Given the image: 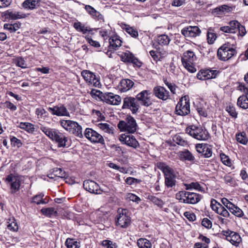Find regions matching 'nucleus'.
<instances>
[{
  "instance_id": "f257e3e1",
  "label": "nucleus",
  "mask_w": 248,
  "mask_h": 248,
  "mask_svg": "<svg viewBox=\"0 0 248 248\" xmlns=\"http://www.w3.org/2000/svg\"><path fill=\"white\" fill-rule=\"evenodd\" d=\"M175 197L181 202L194 204L198 203L202 196L195 192L180 191L176 194Z\"/></svg>"
},
{
  "instance_id": "f03ea898",
  "label": "nucleus",
  "mask_w": 248,
  "mask_h": 248,
  "mask_svg": "<svg viewBox=\"0 0 248 248\" xmlns=\"http://www.w3.org/2000/svg\"><path fill=\"white\" fill-rule=\"evenodd\" d=\"M236 53V50L231 44L225 43L218 49L217 56L219 60L225 62L230 60Z\"/></svg>"
},
{
  "instance_id": "7ed1b4c3",
  "label": "nucleus",
  "mask_w": 248,
  "mask_h": 248,
  "mask_svg": "<svg viewBox=\"0 0 248 248\" xmlns=\"http://www.w3.org/2000/svg\"><path fill=\"white\" fill-rule=\"evenodd\" d=\"M137 127L135 119L130 115L127 116L125 121H120L118 124V127L121 131H126L129 133H135Z\"/></svg>"
},
{
  "instance_id": "20e7f679",
  "label": "nucleus",
  "mask_w": 248,
  "mask_h": 248,
  "mask_svg": "<svg viewBox=\"0 0 248 248\" xmlns=\"http://www.w3.org/2000/svg\"><path fill=\"white\" fill-rule=\"evenodd\" d=\"M175 112L180 116H186L190 113V102L188 95H184L180 99L176 106Z\"/></svg>"
},
{
  "instance_id": "39448f33",
  "label": "nucleus",
  "mask_w": 248,
  "mask_h": 248,
  "mask_svg": "<svg viewBox=\"0 0 248 248\" xmlns=\"http://www.w3.org/2000/svg\"><path fill=\"white\" fill-rule=\"evenodd\" d=\"M186 132L193 138L200 140H205L209 137L208 131L201 127L191 125L186 129Z\"/></svg>"
},
{
  "instance_id": "423d86ee",
  "label": "nucleus",
  "mask_w": 248,
  "mask_h": 248,
  "mask_svg": "<svg viewBox=\"0 0 248 248\" xmlns=\"http://www.w3.org/2000/svg\"><path fill=\"white\" fill-rule=\"evenodd\" d=\"M181 60L183 65L189 72L191 73L196 72V70L193 63L196 60V56L193 51L187 50L185 52Z\"/></svg>"
},
{
  "instance_id": "0eeeda50",
  "label": "nucleus",
  "mask_w": 248,
  "mask_h": 248,
  "mask_svg": "<svg viewBox=\"0 0 248 248\" xmlns=\"http://www.w3.org/2000/svg\"><path fill=\"white\" fill-rule=\"evenodd\" d=\"M127 210L124 209L118 210V215L115 218L116 225L121 228H126L131 223V218L127 214Z\"/></svg>"
},
{
  "instance_id": "6e6552de",
  "label": "nucleus",
  "mask_w": 248,
  "mask_h": 248,
  "mask_svg": "<svg viewBox=\"0 0 248 248\" xmlns=\"http://www.w3.org/2000/svg\"><path fill=\"white\" fill-rule=\"evenodd\" d=\"M83 135L92 143H105L103 136L92 128H86Z\"/></svg>"
},
{
  "instance_id": "1a4fd4ad",
  "label": "nucleus",
  "mask_w": 248,
  "mask_h": 248,
  "mask_svg": "<svg viewBox=\"0 0 248 248\" xmlns=\"http://www.w3.org/2000/svg\"><path fill=\"white\" fill-rule=\"evenodd\" d=\"M81 76L89 85H92L95 87H100L99 78L93 73L89 70H83L81 72Z\"/></svg>"
},
{
  "instance_id": "9d476101",
  "label": "nucleus",
  "mask_w": 248,
  "mask_h": 248,
  "mask_svg": "<svg viewBox=\"0 0 248 248\" xmlns=\"http://www.w3.org/2000/svg\"><path fill=\"white\" fill-rule=\"evenodd\" d=\"M139 108L140 106L136 98L131 96H127L124 98L123 109H130L133 114H135L138 111Z\"/></svg>"
},
{
  "instance_id": "9b49d317",
  "label": "nucleus",
  "mask_w": 248,
  "mask_h": 248,
  "mask_svg": "<svg viewBox=\"0 0 248 248\" xmlns=\"http://www.w3.org/2000/svg\"><path fill=\"white\" fill-rule=\"evenodd\" d=\"M119 140L123 144L134 149H137L140 146L139 142L132 135L123 134L119 136Z\"/></svg>"
},
{
  "instance_id": "f8f14e48",
  "label": "nucleus",
  "mask_w": 248,
  "mask_h": 248,
  "mask_svg": "<svg viewBox=\"0 0 248 248\" xmlns=\"http://www.w3.org/2000/svg\"><path fill=\"white\" fill-rule=\"evenodd\" d=\"M47 109L53 115L70 117V113L63 104L57 105L53 108L49 107Z\"/></svg>"
},
{
  "instance_id": "ddd939ff",
  "label": "nucleus",
  "mask_w": 248,
  "mask_h": 248,
  "mask_svg": "<svg viewBox=\"0 0 248 248\" xmlns=\"http://www.w3.org/2000/svg\"><path fill=\"white\" fill-rule=\"evenodd\" d=\"M5 181L7 185L10 186L12 193H16L19 189L21 182L19 177L11 174L7 176Z\"/></svg>"
},
{
  "instance_id": "4468645a",
  "label": "nucleus",
  "mask_w": 248,
  "mask_h": 248,
  "mask_svg": "<svg viewBox=\"0 0 248 248\" xmlns=\"http://www.w3.org/2000/svg\"><path fill=\"white\" fill-rule=\"evenodd\" d=\"M201 31L198 26H189L181 30V33L186 37L194 38L200 36Z\"/></svg>"
},
{
  "instance_id": "2eb2a0df",
  "label": "nucleus",
  "mask_w": 248,
  "mask_h": 248,
  "mask_svg": "<svg viewBox=\"0 0 248 248\" xmlns=\"http://www.w3.org/2000/svg\"><path fill=\"white\" fill-rule=\"evenodd\" d=\"M84 188L87 191L96 194H101L102 191L99 188V185L93 181L88 180L83 182Z\"/></svg>"
},
{
  "instance_id": "dca6fc26",
  "label": "nucleus",
  "mask_w": 248,
  "mask_h": 248,
  "mask_svg": "<svg viewBox=\"0 0 248 248\" xmlns=\"http://www.w3.org/2000/svg\"><path fill=\"white\" fill-rule=\"evenodd\" d=\"M195 148L197 152L203 157L209 158L212 155V149L209 144H197Z\"/></svg>"
},
{
  "instance_id": "f3484780",
  "label": "nucleus",
  "mask_w": 248,
  "mask_h": 248,
  "mask_svg": "<svg viewBox=\"0 0 248 248\" xmlns=\"http://www.w3.org/2000/svg\"><path fill=\"white\" fill-rule=\"evenodd\" d=\"M223 233L226 236V239L233 245L237 246L242 241L240 235L236 232L228 230L223 231Z\"/></svg>"
},
{
  "instance_id": "a211bd4d",
  "label": "nucleus",
  "mask_w": 248,
  "mask_h": 248,
  "mask_svg": "<svg viewBox=\"0 0 248 248\" xmlns=\"http://www.w3.org/2000/svg\"><path fill=\"white\" fill-rule=\"evenodd\" d=\"M151 93L150 91L143 90L136 96V99L140 102V104L144 106L148 107L152 104L149 95Z\"/></svg>"
},
{
  "instance_id": "6ab92c4d",
  "label": "nucleus",
  "mask_w": 248,
  "mask_h": 248,
  "mask_svg": "<svg viewBox=\"0 0 248 248\" xmlns=\"http://www.w3.org/2000/svg\"><path fill=\"white\" fill-rule=\"evenodd\" d=\"M102 97L103 101L110 105H117L121 101V97L119 95L114 94L112 93H105Z\"/></svg>"
},
{
  "instance_id": "aec40b11",
  "label": "nucleus",
  "mask_w": 248,
  "mask_h": 248,
  "mask_svg": "<svg viewBox=\"0 0 248 248\" xmlns=\"http://www.w3.org/2000/svg\"><path fill=\"white\" fill-rule=\"evenodd\" d=\"M52 140L57 143L58 147H65L67 138L62 133L57 130L55 133H54V136Z\"/></svg>"
},
{
  "instance_id": "412c9836",
  "label": "nucleus",
  "mask_w": 248,
  "mask_h": 248,
  "mask_svg": "<svg viewBox=\"0 0 248 248\" xmlns=\"http://www.w3.org/2000/svg\"><path fill=\"white\" fill-rule=\"evenodd\" d=\"M154 94L158 98L162 100H167L170 93L165 88L162 86H156L153 89Z\"/></svg>"
},
{
  "instance_id": "4be33fe9",
  "label": "nucleus",
  "mask_w": 248,
  "mask_h": 248,
  "mask_svg": "<svg viewBox=\"0 0 248 248\" xmlns=\"http://www.w3.org/2000/svg\"><path fill=\"white\" fill-rule=\"evenodd\" d=\"M109 50L107 52L108 55L110 51L118 49L121 46L122 41L117 35H113L109 38Z\"/></svg>"
},
{
  "instance_id": "5701e85b",
  "label": "nucleus",
  "mask_w": 248,
  "mask_h": 248,
  "mask_svg": "<svg viewBox=\"0 0 248 248\" xmlns=\"http://www.w3.org/2000/svg\"><path fill=\"white\" fill-rule=\"evenodd\" d=\"M50 179H55L56 178H65L67 176V174L61 168H55L51 170L47 175Z\"/></svg>"
},
{
  "instance_id": "b1692460",
  "label": "nucleus",
  "mask_w": 248,
  "mask_h": 248,
  "mask_svg": "<svg viewBox=\"0 0 248 248\" xmlns=\"http://www.w3.org/2000/svg\"><path fill=\"white\" fill-rule=\"evenodd\" d=\"M165 176V184L168 188H171L176 184V175L174 174L173 170L166 173Z\"/></svg>"
},
{
  "instance_id": "393cba45",
  "label": "nucleus",
  "mask_w": 248,
  "mask_h": 248,
  "mask_svg": "<svg viewBox=\"0 0 248 248\" xmlns=\"http://www.w3.org/2000/svg\"><path fill=\"white\" fill-rule=\"evenodd\" d=\"M68 132L78 138H82L83 137L82 126L77 122L75 121V124H73Z\"/></svg>"
},
{
  "instance_id": "a878e982",
  "label": "nucleus",
  "mask_w": 248,
  "mask_h": 248,
  "mask_svg": "<svg viewBox=\"0 0 248 248\" xmlns=\"http://www.w3.org/2000/svg\"><path fill=\"white\" fill-rule=\"evenodd\" d=\"M73 27L77 31L82 32L83 34L89 33L93 31L92 29L79 21L75 22L73 24Z\"/></svg>"
},
{
  "instance_id": "bb28decb",
  "label": "nucleus",
  "mask_w": 248,
  "mask_h": 248,
  "mask_svg": "<svg viewBox=\"0 0 248 248\" xmlns=\"http://www.w3.org/2000/svg\"><path fill=\"white\" fill-rule=\"evenodd\" d=\"M134 82L129 79H123L119 84V90L123 92H125L129 90L134 85Z\"/></svg>"
},
{
  "instance_id": "cd10ccee",
  "label": "nucleus",
  "mask_w": 248,
  "mask_h": 248,
  "mask_svg": "<svg viewBox=\"0 0 248 248\" xmlns=\"http://www.w3.org/2000/svg\"><path fill=\"white\" fill-rule=\"evenodd\" d=\"M40 0H26L22 3V6L30 10H33L39 6Z\"/></svg>"
},
{
  "instance_id": "c85d7f7f",
  "label": "nucleus",
  "mask_w": 248,
  "mask_h": 248,
  "mask_svg": "<svg viewBox=\"0 0 248 248\" xmlns=\"http://www.w3.org/2000/svg\"><path fill=\"white\" fill-rule=\"evenodd\" d=\"M180 157L181 160H187L191 162H194L195 157L188 150H185L180 152Z\"/></svg>"
},
{
  "instance_id": "c756f323",
  "label": "nucleus",
  "mask_w": 248,
  "mask_h": 248,
  "mask_svg": "<svg viewBox=\"0 0 248 248\" xmlns=\"http://www.w3.org/2000/svg\"><path fill=\"white\" fill-rule=\"evenodd\" d=\"M5 16L7 18H9L12 20H16L26 17V15L24 14L19 12H13L9 11H6Z\"/></svg>"
},
{
  "instance_id": "7c9ffc66",
  "label": "nucleus",
  "mask_w": 248,
  "mask_h": 248,
  "mask_svg": "<svg viewBox=\"0 0 248 248\" xmlns=\"http://www.w3.org/2000/svg\"><path fill=\"white\" fill-rule=\"evenodd\" d=\"M237 105L238 107L243 109L248 108V98L247 95H242L239 96L237 99Z\"/></svg>"
},
{
  "instance_id": "2f4dec72",
  "label": "nucleus",
  "mask_w": 248,
  "mask_h": 248,
  "mask_svg": "<svg viewBox=\"0 0 248 248\" xmlns=\"http://www.w3.org/2000/svg\"><path fill=\"white\" fill-rule=\"evenodd\" d=\"M44 196V194L43 193L38 194L32 197L31 202L37 204H46L48 202V200H47L46 198L43 199Z\"/></svg>"
},
{
  "instance_id": "473e14b6",
  "label": "nucleus",
  "mask_w": 248,
  "mask_h": 248,
  "mask_svg": "<svg viewBox=\"0 0 248 248\" xmlns=\"http://www.w3.org/2000/svg\"><path fill=\"white\" fill-rule=\"evenodd\" d=\"M65 245L67 248H79L80 247V242L77 241L74 238H67Z\"/></svg>"
},
{
  "instance_id": "72a5a7b5",
  "label": "nucleus",
  "mask_w": 248,
  "mask_h": 248,
  "mask_svg": "<svg viewBox=\"0 0 248 248\" xmlns=\"http://www.w3.org/2000/svg\"><path fill=\"white\" fill-rule=\"evenodd\" d=\"M40 129L51 140L54 136V133H55L57 130V129L50 128L43 125L40 126Z\"/></svg>"
},
{
  "instance_id": "f704fd0d",
  "label": "nucleus",
  "mask_w": 248,
  "mask_h": 248,
  "mask_svg": "<svg viewBox=\"0 0 248 248\" xmlns=\"http://www.w3.org/2000/svg\"><path fill=\"white\" fill-rule=\"evenodd\" d=\"M170 39L166 34L159 35L157 38V42L161 46H167L169 44Z\"/></svg>"
},
{
  "instance_id": "c9c22d12",
  "label": "nucleus",
  "mask_w": 248,
  "mask_h": 248,
  "mask_svg": "<svg viewBox=\"0 0 248 248\" xmlns=\"http://www.w3.org/2000/svg\"><path fill=\"white\" fill-rule=\"evenodd\" d=\"M235 139L237 142L243 145L247 144L248 141L246 133L245 132L236 134Z\"/></svg>"
},
{
  "instance_id": "e433bc0d",
  "label": "nucleus",
  "mask_w": 248,
  "mask_h": 248,
  "mask_svg": "<svg viewBox=\"0 0 248 248\" xmlns=\"http://www.w3.org/2000/svg\"><path fill=\"white\" fill-rule=\"evenodd\" d=\"M21 23L19 22L12 24H5L3 28L5 30H8L10 32H15L17 31L20 27Z\"/></svg>"
},
{
  "instance_id": "4c0bfd02",
  "label": "nucleus",
  "mask_w": 248,
  "mask_h": 248,
  "mask_svg": "<svg viewBox=\"0 0 248 248\" xmlns=\"http://www.w3.org/2000/svg\"><path fill=\"white\" fill-rule=\"evenodd\" d=\"M137 245L140 248H152L151 242L145 238H140L138 239Z\"/></svg>"
},
{
  "instance_id": "58836bf2",
  "label": "nucleus",
  "mask_w": 248,
  "mask_h": 248,
  "mask_svg": "<svg viewBox=\"0 0 248 248\" xmlns=\"http://www.w3.org/2000/svg\"><path fill=\"white\" fill-rule=\"evenodd\" d=\"M186 189L190 190L195 189L199 191H202L203 188L197 182H192L189 184H185Z\"/></svg>"
},
{
  "instance_id": "ea45409f",
  "label": "nucleus",
  "mask_w": 248,
  "mask_h": 248,
  "mask_svg": "<svg viewBox=\"0 0 248 248\" xmlns=\"http://www.w3.org/2000/svg\"><path fill=\"white\" fill-rule=\"evenodd\" d=\"M41 212L44 215L48 217H51L56 216L57 214V212L53 207H49L47 208H43L41 209Z\"/></svg>"
},
{
  "instance_id": "a19ab883",
  "label": "nucleus",
  "mask_w": 248,
  "mask_h": 248,
  "mask_svg": "<svg viewBox=\"0 0 248 248\" xmlns=\"http://www.w3.org/2000/svg\"><path fill=\"white\" fill-rule=\"evenodd\" d=\"M124 30L129 34L131 37L137 38L138 37V32L137 30L129 25H125Z\"/></svg>"
},
{
  "instance_id": "79ce46f5",
  "label": "nucleus",
  "mask_w": 248,
  "mask_h": 248,
  "mask_svg": "<svg viewBox=\"0 0 248 248\" xmlns=\"http://www.w3.org/2000/svg\"><path fill=\"white\" fill-rule=\"evenodd\" d=\"M60 125L67 131H69L75 121L70 120H62L60 122Z\"/></svg>"
},
{
  "instance_id": "37998d69",
  "label": "nucleus",
  "mask_w": 248,
  "mask_h": 248,
  "mask_svg": "<svg viewBox=\"0 0 248 248\" xmlns=\"http://www.w3.org/2000/svg\"><path fill=\"white\" fill-rule=\"evenodd\" d=\"M203 70L205 80L215 78L217 74V70H211L209 69Z\"/></svg>"
},
{
  "instance_id": "c03bdc74",
  "label": "nucleus",
  "mask_w": 248,
  "mask_h": 248,
  "mask_svg": "<svg viewBox=\"0 0 248 248\" xmlns=\"http://www.w3.org/2000/svg\"><path fill=\"white\" fill-rule=\"evenodd\" d=\"M216 34L213 31L211 28L208 29L207 32V40L209 44H212L217 39Z\"/></svg>"
},
{
  "instance_id": "a18cd8bd",
  "label": "nucleus",
  "mask_w": 248,
  "mask_h": 248,
  "mask_svg": "<svg viewBox=\"0 0 248 248\" xmlns=\"http://www.w3.org/2000/svg\"><path fill=\"white\" fill-rule=\"evenodd\" d=\"M229 211L231 213L237 217H242L244 215L243 211L234 204H233L232 208L229 209Z\"/></svg>"
},
{
  "instance_id": "49530a36",
  "label": "nucleus",
  "mask_w": 248,
  "mask_h": 248,
  "mask_svg": "<svg viewBox=\"0 0 248 248\" xmlns=\"http://www.w3.org/2000/svg\"><path fill=\"white\" fill-rule=\"evenodd\" d=\"M134 55L130 51H126L121 55V60L125 62H131Z\"/></svg>"
},
{
  "instance_id": "de8ad7c7",
  "label": "nucleus",
  "mask_w": 248,
  "mask_h": 248,
  "mask_svg": "<svg viewBox=\"0 0 248 248\" xmlns=\"http://www.w3.org/2000/svg\"><path fill=\"white\" fill-rule=\"evenodd\" d=\"M157 167L159 170L163 171L164 175L173 170L164 162H158Z\"/></svg>"
},
{
  "instance_id": "09e8293b",
  "label": "nucleus",
  "mask_w": 248,
  "mask_h": 248,
  "mask_svg": "<svg viewBox=\"0 0 248 248\" xmlns=\"http://www.w3.org/2000/svg\"><path fill=\"white\" fill-rule=\"evenodd\" d=\"M18 127L28 132H33L34 131L33 124L29 123H20Z\"/></svg>"
},
{
  "instance_id": "8fccbe9b",
  "label": "nucleus",
  "mask_w": 248,
  "mask_h": 248,
  "mask_svg": "<svg viewBox=\"0 0 248 248\" xmlns=\"http://www.w3.org/2000/svg\"><path fill=\"white\" fill-rule=\"evenodd\" d=\"M222 205L218 202L216 200L212 199L211 201V207L213 211L216 212L217 214L221 209Z\"/></svg>"
},
{
  "instance_id": "3c124183",
  "label": "nucleus",
  "mask_w": 248,
  "mask_h": 248,
  "mask_svg": "<svg viewBox=\"0 0 248 248\" xmlns=\"http://www.w3.org/2000/svg\"><path fill=\"white\" fill-rule=\"evenodd\" d=\"M15 63L16 66L22 68H27V64L25 61L22 57H17L15 60Z\"/></svg>"
},
{
  "instance_id": "603ef678",
  "label": "nucleus",
  "mask_w": 248,
  "mask_h": 248,
  "mask_svg": "<svg viewBox=\"0 0 248 248\" xmlns=\"http://www.w3.org/2000/svg\"><path fill=\"white\" fill-rule=\"evenodd\" d=\"M173 140L176 144L181 146H185L187 144V141L184 140V138L180 135H176L173 138Z\"/></svg>"
},
{
  "instance_id": "864d4df0",
  "label": "nucleus",
  "mask_w": 248,
  "mask_h": 248,
  "mask_svg": "<svg viewBox=\"0 0 248 248\" xmlns=\"http://www.w3.org/2000/svg\"><path fill=\"white\" fill-rule=\"evenodd\" d=\"M125 198L126 200H129L138 203L141 201L140 198H139L137 195L131 193H126Z\"/></svg>"
},
{
  "instance_id": "5fc2aeb1",
  "label": "nucleus",
  "mask_w": 248,
  "mask_h": 248,
  "mask_svg": "<svg viewBox=\"0 0 248 248\" xmlns=\"http://www.w3.org/2000/svg\"><path fill=\"white\" fill-rule=\"evenodd\" d=\"M239 25H240V24L238 21L237 20H232L229 22L228 26L232 33H235L236 31H237L238 27H239Z\"/></svg>"
},
{
  "instance_id": "6e6d98bb",
  "label": "nucleus",
  "mask_w": 248,
  "mask_h": 248,
  "mask_svg": "<svg viewBox=\"0 0 248 248\" xmlns=\"http://www.w3.org/2000/svg\"><path fill=\"white\" fill-rule=\"evenodd\" d=\"M149 199L155 204L157 205L158 206L162 207L164 205V202L162 200L154 196H149Z\"/></svg>"
},
{
  "instance_id": "4d7b16f0",
  "label": "nucleus",
  "mask_w": 248,
  "mask_h": 248,
  "mask_svg": "<svg viewBox=\"0 0 248 248\" xmlns=\"http://www.w3.org/2000/svg\"><path fill=\"white\" fill-rule=\"evenodd\" d=\"M220 159L222 162L227 166H231L232 165L231 161L229 156L224 153L220 154Z\"/></svg>"
},
{
  "instance_id": "13d9d810",
  "label": "nucleus",
  "mask_w": 248,
  "mask_h": 248,
  "mask_svg": "<svg viewBox=\"0 0 248 248\" xmlns=\"http://www.w3.org/2000/svg\"><path fill=\"white\" fill-rule=\"evenodd\" d=\"M10 140L11 145L13 147H20L22 146V143L21 141V140L18 139H17L15 137H10Z\"/></svg>"
},
{
  "instance_id": "bf43d9fd",
  "label": "nucleus",
  "mask_w": 248,
  "mask_h": 248,
  "mask_svg": "<svg viewBox=\"0 0 248 248\" xmlns=\"http://www.w3.org/2000/svg\"><path fill=\"white\" fill-rule=\"evenodd\" d=\"M226 110L232 118L235 119L237 117V113L233 106H229L226 108Z\"/></svg>"
},
{
  "instance_id": "052dcab7",
  "label": "nucleus",
  "mask_w": 248,
  "mask_h": 248,
  "mask_svg": "<svg viewBox=\"0 0 248 248\" xmlns=\"http://www.w3.org/2000/svg\"><path fill=\"white\" fill-rule=\"evenodd\" d=\"M98 127L104 132L110 133L112 129L109 127V125L107 123H100L98 124Z\"/></svg>"
},
{
  "instance_id": "680f3d73",
  "label": "nucleus",
  "mask_w": 248,
  "mask_h": 248,
  "mask_svg": "<svg viewBox=\"0 0 248 248\" xmlns=\"http://www.w3.org/2000/svg\"><path fill=\"white\" fill-rule=\"evenodd\" d=\"M102 245L107 248H117V246L116 243H113V242L108 240H105L102 241Z\"/></svg>"
},
{
  "instance_id": "e2e57ef3",
  "label": "nucleus",
  "mask_w": 248,
  "mask_h": 248,
  "mask_svg": "<svg viewBox=\"0 0 248 248\" xmlns=\"http://www.w3.org/2000/svg\"><path fill=\"white\" fill-rule=\"evenodd\" d=\"M91 95L92 96H96L100 98L102 101L103 100V97L104 95V93H102L99 90L92 89L90 93Z\"/></svg>"
},
{
  "instance_id": "0e129e2a",
  "label": "nucleus",
  "mask_w": 248,
  "mask_h": 248,
  "mask_svg": "<svg viewBox=\"0 0 248 248\" xmlns=\"http://www.w3.org/2000/svg\"><path fill=\"white\" fill-rule=\"evenodd\" d=\"M92 18L97 21L104 22L105 21L104 16L98 11L95 10Z\"/></svg>"
},
{
  "instance_id": "69168bd1",
  "label": "nucleus",
  "mask_w": 248,
  "mask_h": 248,
  "mask_svg": "<svg viewBox=\"0 0 248 248\" xmlns=\"http://www.w3.org/2000/svg\"><path fill=\"white\" fill-rule=\"evenodd\" d=\"M225 183L230 186L235 185V180L229 175H225L223 178Z\"/></svg>"
},
{
  "instance_id": "338daca9",
  "label": "nucleus",
  "mask_w": 248,
  "mask_h": 248,
  "mask_svg": "<svg viewBox=\"0 0 248 248\" xmlns=\"http://www.w3.org/2000/svg\"><path fill=\"white\" fill-rule=\"evenodd\" d=\"M238 90L243 92L244 94L247 95L248 94V88L243 83H239Z\"/></svg>"
},
{
  "instance_id": "774afa93",
  "label": "nucleus",
  "mask_w": 248,
  "mask_h": 248,
  "mask_svg": "<svg viewBox=\"0 0 248 248\" xmlns=\"http://www.w3.org/2000/svg\"><path fill=\"white\" fill-rule=\"evenodd\" d=\"M202 225L207 229H210L212 227V222L210 219L207 218H204L202 222Z\"/></svg>"
}]
</instances>
